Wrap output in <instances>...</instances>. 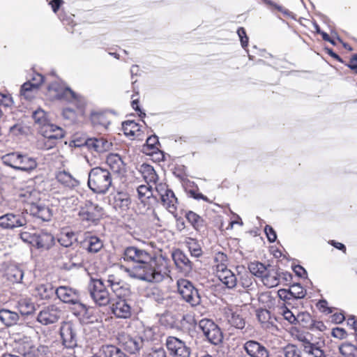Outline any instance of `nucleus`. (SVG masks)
Masks as SVG:
<instances>
[{
  "label": "nucleus",
  "instance_id": "f257e3e1",
  "mask_svg": "<svg viewBox=\"0 0 357 357\" xmlns=\"http://www.w3.org/2000/svg\"><path fill=\"white\" fill-rule=\"evenodd\" d=\"M128 275L133 278L148 282H161L169 272L167 259L162 255L152 256L151 259L142 265L128 268Z\"/></svg>",
  "mask_w": 357,
  "mask_h": 357
},
{
  "label": "nucleus",
  "instance_id": "f03ea898",
  "mask_svg": "<svg viewBox=\"0 0 357 357\" xmlns=\"http://www.w3.org/2000/svg\"><path fill=\"white\" fill-rule=\"evenodd\" d=\"M250 272L260 278L261 282L268 288L277 287L280 284V274L277 268L271 265L253 261L248 264Z\"/></svg>",
  "mask_w": 357,
  "mask_h": 357
},
{
  "label": "nucleus",
  "instance_id": "7ed1b4c3",
  "mask_svg": "<svg viewBox=\"0 0 357 357\" xmlns=\"http://www.w3.org/2000/svg\"><path fill=\"white\" fill-rule=\"evenodd\" d=\"M47 94L51 99L64 100L77 104L82 107L84 105V98L67 87L63 82H54L48 86Z\"/></svg>",
  "mask_w": 357,
  "mask_h": 357
},
{
  "label": "nucleus",
  "instance_id": "20e7f679",
  "mask_svg": "<svg viewBox=\"0 0 357 357\" xmlns=\"http://www.w3.org/2000/svg\"><path fill=\"white\" fill-rule=\"evenodd\" d=\"M112 185L110 173L105 169L96 167L89 174L88 185L96 193H105Z\"/></svg>",
  "mask_w": 357,
  "mask_h": 357
},
{
  "label": "nucleus",
  "instance_id": "39448f33",
  "mask_svg": "<svg viewBox=\"0 0 357 357\" xmlns=\"http://www.w3.org/2000/svg\"><path fill=\"white\" fill-rule=\"evenodd\" d=\"M216 275L218 279L228 288H233L236 285L237 280L235 275L227 267V257L221 252L216 255Z\"/></svg>",
  "mask_w": 357,
  "mask_h": 357
},
{
  "label": "nucleus",
  "instance_id": "423d86ee",
  "mask_svg": "<svg viewBox=\"0 0 357 357\" xmlns=\"http://www.w3.org/2000/svg\"><path fill=\"white\" fill-rule=\"evenodd\" d=\"M23 241L28 243L38 249L47 250L54 244V236L48 232L29 233L23 231L20 234Z\"/></svg>",
  "mask_w": 357,
  "mask_h": 357
},
{
  "label": "nucleus",
  "instance_id": "0eeeda50",
  "mask_svg": "<svg viewBox=\"0 0 357 357\" xmlns=\"http://www.w3.org/2000/svg\"><path fill=\"white\" fill-rule=\"evenodd\" d=\"M178 292L183 300L190 303L192 306H197L201 302V298L197 290L192 284L185 280L180 279L177 281Z\"/></svg>",
  "mask_w": 357,
  "mask_h": 357
},
{
  "label": "nucleus",
  "instance_id": "6e6552de",
  "mask_svg": "<svg viewBox=\"0 0 357 357\" xmlns=\"http://www.w3.org/2000/svg\"><path fill=\"white\" fill-rule=\"evenodd\" d=\"M90 295L95 303L99 306H106L112 301V296L100 280L92 281L89 288Z\"/></svg>",
  "mask_w": 357,
  "mask_h": 357
},
{
  "label": "nucleus",
  "instance_id": "1a4fd4ad",
  "mask_svg": "<svg viewBox=\"0 0 357 357\" xmlns=\"http://www.w3.org/2000/svg\"><path fill=\"white\" fill-rule=\"evenodd\" d=\"M56 294L58 298L63 303L75 305L79 313L86 311L85 305L79 301V293L76 289L67 286H61L56 289Z\"/></svg>",
  "mask_w": 357,
  "mask_h": 357
},
{
  "label": "nucleus",
  "instance_id": "9d476101",
  "mask_svg": "<svg viewBox=\"0 0 357 357\" xmlns=\"http://www.w3.org/2000/svg\"><path fill=\"white\" fill-rule=\"evenodd\" d=\"M151 257L152 255L149 252L135 246L126 248L122 256L125 261L138 265L148 263L151 259Z\"/></svg>",
  "mask_w": 357,
  "mask_h": 357
},
{
  "label": "nucleus",
  "instance_id": "9b49d317",
  "mask_svg": "<svg viewBox=\"0 0 357 357\" xmlns=\"http://www.w3.org/2000/svg\"><path fill=\"white\" fill-rule=\"evenodd\" d=\"M199 327L208 340L213 344H218L222 342V334L219 327L210 319H202Z\"/></svg>",
  "mask_w": 357,
  "mask_h": 357
},
{
  "label": "nucleus",
  "instance_id": "f8f14e48",
  "mask_svg": "<svg viewBox=\"0 0 357 357\" xmlns=\"http://www.w3.org/2000/svg\"><path fill=\"white\" fill-rule=\"evenodd\" d=\"M166 346L172 357H190V349L185 343L175 337H169L166 340Z\"/></svg>",
  "mask_w": 357,
  "mask_h": 357
},
{
  "label": "nucleus",
  "instance_id": "ddd939ff",
  "mask_svg": "<svg viewBox=\"0 0 357 357\" xmlns=\"http://www.w3.org/2000/svg\"><path fill=\"white\" fill-rule=\"evenodd\" d=\"M102 215V208L90 201L86 202L79 212V216L82 220L91 222L99 220Z\"/></svg>",
  "mask_w": 357,
  "mask_h": 357
},
{
  "label": "nucleus",
  "instance_id": "4468645a",
  "mask_svg": "<svg viewBox=\"0 0 357 357\" xmlns=\"http://www.w3.org/2000/svg\"><path fill=\"white\" fill-rule=\"evenodd\" d=\"M155 190L160 195L163 206L172 213H174L176 210L177 199L174 192L166 188V185L160 183L155 186Z\"/></svg>",
  "mask_w": 357,
  "mask_h": 357
},
{
  "label": "nucleus",
  "instance_id": "2eb2a0df",
  "mask_svg": "<svg viewBox=\"0 0 357 357\" xmlns=\"http://www.w3.org/2000/svg\"><path fill=\"white\" fill-rule=\"evenodd\" d=\"M60 317V311L55 305L44 307L38 314L37 321L43 325H49L56 322Z\"/></svg>",
  "mask_w": 357,
  "mask_h": 357
},
{
  "label": "nucleus",
  "instance_id": "dca6fc26",
  "mask_svg": "<svg viewBox=\"0 0 357 357\" xmlns=\"http://www.w3.org/2000/svg\"><path fill=\"white\" fill-rule=\"evenodd\" d=\"M60 335L63 344L68 348L75 347L77 344L76 332L71 322H64L60 328Z\"/></svg>",
  "mask_w": 357,
  "mask_h": 357
},
{
  "label": "nucleus",
  "instance_id": "f3484780",
  "mask_svg": "<svg viewBox=\"0 0 357 357\" xmlns=\"http://www.w3.org/2000/svg\"><path fill=\"white\" fill-rule=\"evenodd\" d=\"M112 314L118 319H128L132 315V307L123 298H118L111 305Z\"/></svg>",
  "mask_w": 357,
  "mask_h": 357
},
{
  "label": "nucleus",
  "instance_id": "a211bd4d",
  "mask_svg": "<svg viewBox=\"0 0 357 357\" xmlns=\"http://www.w3.org/2000/svg\"><path fill=\"white\" fill-rule=\"evenodd\" d=\"M243 348L250 357H269V353L266 348L254 340L247 341Z\"/></svg>",
  "mask_w": 357,
  "mask_h": 357
},
{
  "label": "nucleus",
  "instance_id": "6ab92c4d",
  "mask_svg": "<svg viewBox=\"0 0 357 357\" xmlns=\"http://www.w3.org/2000/svg\"><path fill=\"white\" fill-rule=\"evenodd\" d=\"M24 220L12 213L0 217V227L4 229H13L24 225Z\"/></svg>",
  "mask_w": 357,
  "mask_h": 357
},
{
  "label": "nucleus",
  "instance_id": "aec40b11",
  "mask_svg": "<svg viewBox=\"0 0 357 357\" xmlns=\"http://www.w3.org/2000/svg\"><path fill=\"white\" fill-rule=\"evenodd\" d=\"M40 132L45 138L49 139H61L64 136V132L61 128L50 123L44 126Z\"/></svg>",
  "mask_w": 357,
  "mask_h": 357
},
{
  "label": "nucleus",
  "instance_id": "412c9836",
  "mask_svg": "<svg viewBox=\"0 0 357 357\" xmlns=\"http://www.w3.org/2000/svg\"><path fill=\"white\" fill-rule=\"evenodd\" d=\"M29 211L33 216H36L43 221H49L52 216V211L48 207L39 202L29 207Z\"/></svg>",
  "mask_w": 357,
  "mask_h": 357
},
{
  "label": "nucleus",
  "instance_id": "4be33fe9",
  "mask_svg": "<svg viewBox=\"0 0 357 357\" xmlns=\"http://www.w3.org/2000/svg\"><path fill=\"white\" fill-rule=\"evenodd\" d=\"M125 135L132 139L140 138L142 133L139 124L133 121H127L122 125Z\"/></svg>",
  "mask_w": 357,
  "mask_h": 357
},
{
  "label": "nucleus",
  "instance_id": "5701e85b",
  "mask_svg": "<svg viewBox=\"0 0 357 357\" xmlns=\"http://www.w3.org/2000/svg\"><path fill=\"white\" fill-rule=\"evenodd\" d=\"M56 181L65 187L72 188L79 185V181L68 172L59 171L56 174Z\"/></svg>",
  "mask_w": 357,
  "mask_h": 357
},
{
  "label": "nucleus",
  "instance_id": "b1692460",
  "mask_svg": "<svg viewBox=\"0 0 357 357\" xmlns=\"http://www.w3.org/2000/svg\"><path fill=\"white\" fill-rule=\"evenodd\" d=\"M106 162L115 173L121 174L125 171V165L119 155L111 153L107 155Z\"/></svg>",
  "mask_w": 357,
  "mask_h": 357
},
{
  "label": "nucleus",
  "instance_id": "393cba45",
  "mask_svg": "<svg viewBox=\"0 0 357 357\" xmlns=\"http://www.w3.org/2000/svg\"><path fill=\"white\" fill-rule=\"evenodd\" d=\"M86 144L89 148L93 149L99 153L109 151L112 146V143L103 138L89 139L86 142Z\"/></svg>",
  "mask_w": 357,
  "mask_h": 357
},
{
  "label": "nucleus",
  "instance_id": "a878e982",
  "mask_svg": "<svg viewBox=\"0 0 357 357\" xmlns=\"http://www.w3.org/2000/svg\"><path fill=\"white\" fill-rule=\"evenodd\" d=\"M38 163L34 158L21 153L17 170L30 172L37 167Z\"/></svg>",
  "mask_w": 357,
  "mask_h": 357
},
{
  "label": "nucleus",
  "instance_id": "bb28decb",
  "mask_svg": "<svg viewBox=\"0 0 357 357\" xmlns=\"http://www.w3.org/2000/svg\"><path fill=\"white\" fill-rule=\"evenodd\" d=\"M23 276L24 271L17 266H9L5 271V277L12 283H20Z\"/></svg>",
  "mask_w": 357,
  "mask_h": 357
},
{
  "label": "nucleus",
  "instance_id": "cd10ccee",
  "mask_svg": "<svg viewBox=\"0 0 357 357\" xmlns=\"http://www.w3.org/2000/svg\"><path fill=\"white\" fill-rule=\"evenodd\" d=\"M139 172L147 183L152 184L155 187L158 185L156 183L158 176L153 167L147 164H142L140 166Z\"/></svg>",
  "mask_w": 357,
  "mask_h": 357
},
{
  "label": "nucleus",
  "instance_id": "c85d7f7f",
  "mask_svg": "<svg viewBox=\"0 0 357 357\" xmlns=\"http://www.w3.org/2000/svg\"><path fill=\"white\" fill-rule=\"evenodd\" d=\"M20 319L19 314L13 311L2 309L0 310V321L6 326L15 325Z\"/></svg>",
  "mask_w": 357,
  "mask_h": 357
},
{
  "label": "nucleus",
  "instance_id": "c756f323",
  "mask_svg": "<svg viewBox=\"0 0 357 357\" xmlns=\"http://www.w3.org/2000/svg\"><path fill=\"white\" fill-rule=\"evenodd\" d=\"M158 145V137L155 135L151 136L146 139V143L143 146V152L149 155L154 154H160L162 155V153L159 151Z\"/></svg>",
  "mask_w": 357,
  "mask_h": 357
},
{
  "label": "nucleus",
  "instance_id": "7c9ffc66",
  "mask_svg": "<svg viewBox=\"0 0 357 357\" xmlns=\"http://www.w3.org/2000/svg\"><path fill=\"white\" fill-rule=\"evenodd\" d=\"M143 340L141 337H128L123 344L125 349L130 354H136L143 347Z\"/></svg>",
  "mask_w": 357,
  "mask_h": 357
},
{
  "label": "nucleus",
  "instance_id": "2f4dec72",
  "mask_svg": "<svg viewBox=\"0 0 357 357\" xmlns=\"http://www.w3.org/2000/svg\"><path fill=\"white\" fill-rule=\"evenodd\" d=\"M53 288L50 284H38L34 289V296L40 299H49L53 294Z\"/></svg>",
  "mask_w": 357,
  "mask_h": 357
},
{
  "label": "nucleus",
  "instance_id": "473e14b6",
  "mask_svg": "<svg viewBox=\"0 0 357 357\" xmlns=\"http://www.w3.org/2000/svg\"><path fill=\"white\" fill-rule=\"evenodd\" d=\"M17 307L23 315L31 314L36 310L35 304L30 298H20L17 303Z\"/></svg>",
  "mask_w": 357,
  "mask_h": 357
},
{
  "label": "nucleus",
  "instance_id": "72a5a7b5",
  "mask_svg": "<svg viewBox=\"0 0 357 357\" xmlns=\"http://www.w3.org/2000/svg\"><path fill=\"white\" fill-rule=\"evenodd\" d=\"M20 157L21 153L12 152L3 155L1 157V161L5 165L10 167L11 168L17 170Z\"/></svg>",
  "mask_w": 357,
  "mask_h": 357
},
{
  "label": "nucleus",
  "instance_id": "f704fd0d",
  "mask_svg": "<svg viewBox=\"0 0 357 357\" xmlns=\"http://www.w3.org/2000/svg\"><path fill=\"white\" fill-rule=\"evenodd\" d=\"M226 314L229 321L232 326L237 328H243L245 326V321L237 311L228 308Z\"/></svg>",
  "mask_w": 357,
  "mask_h": 357
},
{
  "label": "nucleus",
  "instance_id": "c9c22d12",
  "mask_svg": "<svg viewBox=\"0 0 357 357\" xmlns=\"http://www.w3.org/2000/svg\"><path fill=\"white\" fill-rule=\"evenodd\" d=\"M91 122L97 128H103L106 130L110 122L105 114L95 112L91 114Z\"/></svg>",
  "mask_w": 357,
  "mask_h": 357
},
{
  "label": "nucleus",
  "instance_id": "e433bc0d",
  "mask_svg": "<svg viewBox=\"0 0 357 357\" xmlns=\"http://www.w3.org/2000/svg\"><path fill=\"white\" fill-rule=\"evenodd\" d=\"M40 196V192L36 190H26L20 195L22 201L27 203L30 207L38 202Z\"/></svg>",
  "mask_w": 357,
  "mask_h": 357
},
{
  "label": "nucleus",
  "instance_id": "4c0bfd02",
  "mask_svg": "<svg viewBox=\"0 0 357 357\" xmlns=\"http://www.w3.org/2000/svg\"><path fill=\"white\" fill-rule=\"evenodd\" d=\"M32 117L40 130L50 123L47 113L40 108L33 112Z\"/></svg>",
  "mask_w": 357,
  "mask_h": 357
},
{
  "label": "nucleus",
  "instance_id": "58836bf2",
  "mask_svg": "<svg viewBox=\"0 0 357 357\" xmlns=\"http://www.w3.org/2000/svg\"><path fill=\"white\" fill-rule=\"evenodd\" d=\"M58 241L63 247H69L76 241L74 232L64 229L59 234Z\"/></svg>",
  "mask_w": 357,
  "mask_h": 357
},
{
  "label": "nucleus",
  "instance_id": "ea45409f",
  "mask_svg": "<svg viewBox=\"0 0 357 357\" xmlns=\"http://www.w3.org/2000/svg\"><path fill=\"white\" fill-rule=\"evenodd\" d=\"M102 351L105 357H127L120 349L113 345L103 346Z\"/></svg>",
  "mask_w": 357,
  "mask_h": 357
},
{
  "label": "nucleus",
  "instance_id": "a19ab883",
  "mask_svg": "<svg viewBox=\"0 0 357 357\" xmlns=\"http://www.w3.org/2000/svg\"><path fill=\"white\" fill-rule=\"evenodd\" d=\"M114 204L116 206L122 209H126L130 204L129 196L127 193L119 192L114 197Z\"/></svg>",
  "mask_w": 357,
  "mask_h": 357
},
{
  "label": "nucleus",
  "instance_id": "79ce46f5",
  "mask_svg": "<svg viewBox=\"0 0 357 357\" xmlns=\"http://www.w3.org/2000/svg\"><path fill=\"white\" fill-rule=\"evenodd\" d=\"M304 351L310 357H326L325 354L319 347L310 342H306L304 344Z\"/></svg>",
  "mask_w": 357,
  "mask_h": 357
},
{
  "label": "nucleus",
  "instance_id": "37998d69",
  "mask_svg": "<svg viewBox=\"0 0 357 357\" xmlns=\"http://www.w3.org/2000/svg\"><path fill=\"white\" fill-rule=\"evenodd\" d=\"M172 257L177 266L181 268L190 267V261L183 252L180 251H176L172 254Z\"/></svg>",
  "mask_w": 357,
  "mask_h": 357
},
{
  "label": "nucleus",
  "instance_id": "c03bdc74",
  "mask_svg": "<svg viewBox=\"0 0 357 357\" xmlns=\"http://www.w3.org/2000/svg\"><path fill=\"white\" fill-rule=\"evenodd\" d=\"M339 350L344 357H357V347L351 343L342 344Z\"/></svg>",
  "mask_w": 357,
  "mask_h": 357
},
{
  "label": "nucleus",
  "instance_id": "a18cd8bd",
  "mask_svg": "<svg viewBox=\"0 0 357 357\" xmlns=\"http://www.w3.org/2000/svg\"><path fill=\"white\" fill-rule=\"evenodd\" d=\"M37 91L38 88L33 86L31 82L28 81L22 86L21 95L26 99H31L34 96Z\"/></svg>",
  "mask_w": 357,
  "mask_h": 357
},
{
  "label": "nucleus",
  "instance_id": "49530a36",
  "mask_svg": "<svg viewBox=\"0 0 357 357\" xmlns=\"http://www.w3.org/2000/svg\"><path fill=\"white\" fill-rule=\"evenodd\" d=\"M88 250L90 252L96 253L102 248V241L96 236H91L87 240Z\"/></svg>",
  "mask_w": 357,
  "mask_h": 357
},
{
  "label": "nucleus",
  "instance_id": "de8ad7c7",
  "mask_svg": "<svg viewBox=\"0 0 357 357\" xmlns=\"http://www.w3.org/2000/svg\"><path fill=\"white\" fill-rule=\"evenodd\" d=\"M153 185L147 183V185H141L137 188V193L139 198L144 202L146 199L150 198L152 196L151 189Z\"/></svg>",
  "mask_w": 357,
  "mask_h": 357
},
{
  "label": "nucleus",
  "instance_id": "09e8293b",
  "mask_svg": "<svg viewBox=\"0 0 357 357\" xmlns=\"http://www.w3.org/2000/svg\"><path fill=\"white\" fill-rule=\"evenodd\" d=\"M289 289L292 298H303L306 295V290L300 284H293Z\"/></svg>",
  "mask_w": 357,
  "mask_h": 357
},
{
  "label": "nucleus",
  "instance_id": "8fccbe9b",
  "mask_svg": "<svg viewBox=\"0 0 357 357\" xmlns=\"http://www.w3.org/2000/svg\"><path fill=\"white\" fill-rule=\"evenodd\" d=\"M111 289L113 292L116 294L118 298H121V296L126 295L128 291V289L126 284L121 280H119V282L116 284H113V287H112Z\"/></svg>",
  "mask_w": 357,
  "mask_h": 357
},
{
  "label": "nucleus",
  "instance_id": "3c124183",
  "mask_svg": "<svg viewBox=\"0 0 357 357\" xmlns=\"http://www.w3.org/2000/svg\"><path fill=\"white\" fill-rule=\"evenodd\" d=\"M280 313L284 317V318L291 324H295L299 317V315L296 317L292 312H291L287 307L283 306L280 308Z\"/></svg>",
  "mask_w": 357,
  "mask_h": 357
},
{
  "label": "nucleus",
  "instance_id": "603ef678",
  "mask_svg": "<svg viewBox=\"0 0 357 357\" xmlns=\"http://www.w3.org/2000/svg\"><path fill=\"white\" fill-rule=\"evenodd\" d=\"M19 350L24 357H39V349L34 346H31L29 348H19Z\"/></svg>",
  "mask_w": 357,
  "mask_h": 357
},
{
  "label": "nucleus",
  "instance_id": "864d4df0",
  "mask_svg": "<svg viewBox=\"0 0 357 357\" xmlns=\"http://www.w3.org/2000/svg\"><path fill=\"white\" fill-rule=\"evenodd\" d=\"M258 320L264 325L265 327H268V320L270 319V314L266 310H260L257 312Z\"/></svg>",
  "mask_w": 357,
  "mask_h": 357
},
{
  "label": "nucleus",
  "instance_id": "5fc2aeb1",
  "mask_svg": "<svg viewBox=\"0 0 357 357\" xmlns=\"http://www.w3.org/2000/svg\"><path fill=\"white\" fill-rule=\"evenodd\" d=\"M188 245L192 255L195 257H199L202 255L200 246L194 239H190L188 241Z\"/></svg>",
  "mask_w": 357,
  "mask_h": 357
},
{
  "label": "nucleus",
  "instance_id": "6e6d98bb",
  "mask_svg": "<svg viewBox=\"0 0 357 357\" xmlns=\"http://www.w3.org/2000/svg\"><path fill=\"white\" fill-rule=\"evenodd\" d=\"M284 357H300L299 352L296 346L289 344L284 349Z\"/></svg>",
  "mask_w": 357,
  "mask_h": 357
},
{
  "label": "nucleus",
  "instance_id": "4d7b16f0",
  "mask_svg": "<svg viewBox=\"0 0 357 357\" xmlns=\"http://www.w3.org/2000/svg\"><path fill=\"white\" fill-rule=\"evenodd\" d=\"M332 335L338 339H344L347 336V332L344 329L342 328H333L331 333Z\"/></svg>",
  "mask_w": 357,
  "mask_h": 357
},
{
  "label": "nucleus",
  "instance_id": "13d9d810",
  "mask_svg": "<svg viewBox=\"0 0 357 357\" xmlns=\"http://www.w3.org/2000/svg\"><path fill=\"white\" fill-rule=\"evenodd\" d=\"M264 231L270 242H274L276 240L277 236L275 231L271 227L266 225L265 227Z\"/></svg>",
  "mask_w": 357,
  "mask_h": 357
},
{
  "label": "nucleus",
  "instance_id": "bf43d9fd",
  "mask_svg": "<svg viewBox=\"0 0 357 357\" xmlns=\"http://www.w3.org/2000/svg\"><path fill=\"white\" fill-rule=\"evenodd\" d=\"M317 307L324 313L330 314L332 312L331 309L328 307V303L324 300L319 301L317 304Z\"/></svg>",
  "mask_w": 357,
  "mask_h": 357
},
{
  "label": "nucleus",
  "instance_id": "052dcab7",
  "mask_svg": "<svg viewBox=\"0 0 357 357\" xmlns=\"http://www.w3.org/2000/svg\"><path fill=\"white\" fill-rule=\"evenodd\" d=\"M29 81L32 82L33 86L38 89L39 86L43 83L44 77L42 75L36 73L33 76L31 80Z\"/></svg>",
  "mask_w": 357,
  "mask_h": 357
},
{
  "label": "nucleus",
  "instance_id": "680f3d73",
  "mask_svg": "<svg viewBox=\"0 0 357 357\" xmlns=\"http://www.w3.org/2000/svg\"><path fill=\"white\" fill-rule=\"evenodd\" d=\"M186 218L194 227L197 225L199 221V217L192 211H190L186 214Z\"/></svg>",
  "mask_w": 357,
  "mask_h": 357
},
{
  "label": "nucleus",
  "instance_id": "e2e57ef3",
  "mask_svg": "<svg viewBox=\"0 0 357 357\" xmlns=\"http://www.w3.org/2000/svg\"><path fill=\"white\" fill-rule=\"evenodd\" d=\"M0 103L5 107H11L13 104V100L10 95L2 94V98L0 99Z\"/></svg>",
  "mask_w": 357,
  "mask_h": 357
},
{
  "label": "nucleus",
  "instance_id": "0e129e2a",
  "mask_svg": "<svg viewBox=\"0 0 357 357\" xmlns=\"http://www.w3.org/2000/svg\"><path fill=\"white\" fill-rule=\"evenodd\" d=\"M278 295L279 298L283 301L289 300L292 298L291 294H290V289H279L278 291Z\"/></svg>",
  "mask_w": 357,
  "mask_h": 357
},
{
  "label": "nucleus",
  "instance_id": "69168bd1",
  "mask_svg": "<svg viewBox=\"0 0 357 357\" xmlns=\"http://www.w3.org/2000/svg\"><path fill=\"white\" fill-rule=\"evenodd\" d=\"M148 357H166V353L164 349L159 348L152 350L149 354Z\"/></svg>",
  "mask_w": 357,
  "mask_h": 357
},
{
  "label": "nucleus",
  "instance_id": "338daca9",
  "mask_svg": "<svg viewBox=\"0 0 357 357\" xmlns=\"http://www.w3.org/2000/svg\"><path fill=\"white\" fill-rule=\"evenodd\" d=\"M63 116L65 119L73 120L75 119V112L73 109L66 108L63 111Z\"/></svg>",
  "mask_w": 357,
  "mask_h": 357
},
{
  "label": "nucleus",
  "instance_id": "774afa93",
  "mask_svg": "<svg viewBox=\"0 0 357 357\" xmlns=\"http://www.w3.org/2000/svg\"><path fill=\"white\" fill-rule=\"evenodd\" d=\"M348 66L357 73V55H355L350 61Z\"/></svg>",
  "mask_w": 357,
  "mask_h": 357
}]
</instances>
